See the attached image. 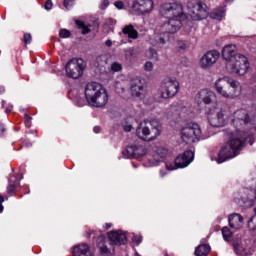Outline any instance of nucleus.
Here are the masks:
<instances>
[{
    "label": "nucleus",
    "mask_w": 256,
    "mask_h": 256,
    "mask_svg": "<svg viewBox=\"0 0 256 256\" xmlns=\"http://www.w3.org/2000/svg\"><path fill=\"white\" fill-rule=\"evenodd\" d=\"M222 57L226 63V69L231 73L243 76L249 71V60L243 54L237 53V46L230 44L223 48Z\"/></svg>",
    "instance_id": "f257e3e1"
},
{
    "label": "nucleus",
    "mask_w": 256,
    "mask_h": 256,
    "mask_svg": "<svg viewBox=\"0 0 256 256\" xmlns=\"http://www.w3.org/2000/svg\"><path fill=\"white\" fill-rule=\"evenodd\" d=\"M247 143V135L236 129L230 134L227 144L222 147L218 154V163H225L228 159H233L239 155V150Z\"/></svg>",
    "instance_id": "f03ea898"
},
{
    "label": "nucleus",
    "mask_w": 256,
    "mask_h": 256,
    "mask_svg": "<svg viewBox=\"0 0 256 256\" xmlns=\"http://www.w3.org/2000/svg\"><path fill=\"white\" fill-rule=\"evenodd\" d=\"M84 93L90 107L103 108L109 101L107 90L97 82L87 83Z\"/></svg>",
    "instance_id": "7ed1b4c3"
},
{
    "label": "nucleus",
    "mask_w": 256,
    "mask_h": 256,
    "mask_svg": "<svg viewBox=\"0 0 256 256\" xmlns=\"http://www.w3.org/2000/svg\"><path fill=\"white\" fill-rule=\"evenodd\" d=\"M161 122L157 119L145 120L136 129V135L142 141H155L161 135Z\"/></svg>",
    "instance_id": "20e7f679"
},
{
    "label": "nucleus",
    "mask_w": 256,
    "mask_h": 256,
    "mask_svg": "<svg viewBox=\"0 0 256 256\" xmlns=\"http://www.w3.org/2000/svg\"><path fill=\"white\" fill-rule=\"evenodd\" d=\"M180 137L186 145H191L201 141V139H207L209 135H203L199 124H187L181 129Z\"/></svg>",
    "instance_id": "39448f33"
},
{
    "label": "nucleus",
    "mask_w": 256,
    "mask_h": 256,
    "mask_svg": "<svg viewBox=\"0 0 256 256\" xmlns=\"http://www.w3.org/2000/svg\"><path fill=\"white\" fill-rule=\"evenodd\" d=\"M160 15L166 19L187 18L183 13V5L179 2L164 3L160 6Z\"/></svg>",
    "instance_id": "423d86ee"
},
{
    "label": "nucleus",
    "mask_w": 256,
    "mask_h": 256,
    "mask_svg": "<svg viewBox=\"0 0 256 256\" xmlns=\"http://www.w3.org/2000/svg\"><path fill=\"white\" fill-rule=\"evenodd\" d=\"M85 61L81 58H72L65 65V71L67 77L70 79H79L83 75V71H85Z\"/></svg>",
    "instance_id": "0eeeda50"
},
{
    "label": "nucleus",
    "mask_w": 256,
    "mask_h": 256,
    "mask_svg": "<svg viewBox=\"0 0 256 256\" xmlns=\"http://www.w3.org/2000/svg\"><path fill=\"white\" fill-rule=\"evenodd\" d=\"M91 235L93 239H96V247L100 255H111L113 244L110 242L109 238H106L105 234L95 230L88 231L87 237H91Z\"/></svg>",
    "instance_id": "6e6552de"
},
{
    "label": "nucleus",
    "mask_w": 256,
    "mask_h": 256,
    "mask_svg": "<svg viewBox=\"0 0 256 256\" xmlns=\"http://www.w3.org/2000/svg\"><path fill=\"white\" fill-rule=\"evenodd\" d=\"M176 93H179V81L176 78H165L160 86V97L171 99Z\"/></svg>",
    "instance_id": "1a4fd4ad"
},
{
    "label": "nucleus",
    "mask_w": 256,
    "mask_h": 256,
    "mask_svg": "<svg viewBox=\"0 0 256 256\" xmlns=\"http://www.w3.org/2000/svg\"><path fill=\"white\" fill-rule=\"evenodd\" d=\"M189 9V15L193 21H202V19H207V16L209 15L207 4L201 1L191 3Z\"/></svg>",
    "instance_id": "9d476101"
},
{
    "label": "nucleus",
    "mask_w": 256,
    "mask_h": 256,
    "mask_svg": "<svg viewBox=\"0 0 256 256\" xmlns=\"http://www.w3.org/2000/svg\"><path fill=\"white\" fill-rule=\"evenodd\" d=\"M195 154L191 150L185 151L175 159V166L173 164H166L165 167L168 171H175V169H183L191 164Z\"/></svg>",
    "instance_id": "9b49d317"
},
{
    "label": "nucleus",
    "mask_w": 256,
    "mask_h": 256,
    "mask_svg": "<svg viewBox=\"0 0 256 256\" xmlns=\"http://www.w3.org/2000/svg\"><path fill=\"white\" fill-rule=\"evenodd\" d=\"M154 7L153 0H133L131 9L136 15H149L153 12Z\"/></svg>",
    "instance_id": "f8f14e48"
},
{
    "label": "nucleus",
    "mask_w": 256,
    "mask_h": 256,
    "mask_svg": "<svg viewBox=\"0 0 256 256\" xmlns=\"http://www.w3.org/2000/svg\"><path fill=\"white\" fill-rule=\"evenodd\" d=\"M147 153L145 146L141 144H132L126 147V150L123 152V155L128 159H139Z\"/></svg>",
    "instance_id": "ddd939ff"
},
{
    "label": "nucleus",
    "mask_w": 256,
    "mask_h": 256,
    "mask_svg": "<svg viewBox=\"0 0 256 256\" xmlns=\"http://www.w3.org/2000/svg\"><path fill=\"white\" fill-rule=\"evenodd\" d=\"M187 18H169L167 22L162 25L164 33H177L183 27V21Z\"/></svg>",
    "instance_id": "4468645a"
},
{
    "label": "nucleus",
    "mask_w": 256,
    "mask_h": 256,
    "mask_svg": "<svg viewBox=\"0 0 256 256\" xmlns=\"http://www.w3.org/2000/svg\"><path fill=\"white\" fill-rule=\"evenodd\" d=\"M219 57H221L219 51L212 50L204 54V57L200 60V65L202 69H207V67H211L212 65H215L217 61L219 60Z\"/></svg>",
    "instance_id": "2eb2a0df"
},
{
    "label": "nucleus",
    "mask_w": 256,
    "mask_h": 256,
    "mask_svg": "<svg viewBox=\"0 0 256 256\" xmlns=\"http://www.w3.org/2000/svg\"><path fill=\"white\" fill-rule=\"evenodd\" d=\"M225 115H226V112L224 110L209 113L208 121H209L211 127H224Z\"/></svg>",
    "instance_id": "dca6fc26"
},
{
    "label": "nucleus",
    "mask_w": 256,
    "mask_h": 256,
    "mask_svg": "<svg viewBox=\"0 0 256 256\" xmlns=\"http://www.w3.org/2000/svg\"><path fill=\"white\" fill-rule=\"evenodd\" d=\"M130 93L133 97H145V86L139 78H133L130 81Z\"/></svg>",
    "instance_id": "f3484780"
},
{
    "label": "nucleus",
    "mask_w": 256,
    "mask_h": 256,
    "mask_svg": "<svg viewBox=\"0 0 256 256\" xmlns=\"http://www.w3.org/2000/svg\"><path fill=\"white\" fill-rule=\"evenodd\" d=\"M195 99L197 103H204L205 105H211V103L216 101L217 96L215 95V92L204 89L197 93Z\"/></svg>",
    "instance_id": "a211bd4d"
},
{
    "label": "nucleus",
    "mask_w": 256,
    "mask_h": 256,
    "mask_svg": "<svg viewBox=\"0 0 256 256\" xmlns=\"http://www.w3.org/2000/svg\"><path fill=\"white\" fill-rule=\"evenodd\" d=\"M228 85V89L224 95L226 99H235V97H239L241 95V87L239 86V82L233 78H230Z\"/></svg>",
    "instance_id": "6ab92c4d"
},
{
    "label": "nucleus",
    "mask_w": 256,
    "mask_h": 256,
    "mask_svg": "<svg viewBox=\"0 0 256 256\" xmlns=\"http://www.w3.org/2000/svg\"><path fill=\"white\" fill-rule=\"evenodd\" d=\"M232 123L236 129L241 131V127L243 125H247L249 123V115H247V111L245 110H238L234 113V119L232 120Z\"/></svg>",
    "instance_id": "aec40b11"
},
{
    "label": "nucleus",
    "mask_w": 256,
    "mask_h": 256,
    "mask_svg": "<svg viewBox=\"0 0 256 256\" xmlns=\"http://www.w3.org/2000/svg\"><path fill=\"white\" fill-rule=\"evenodd\" d=\"M108 239L112 247H114V245H125V243H127V236L121 230L108 232Z\"/></svg>",
    "instance_id": "412c9836"
},
{
    "label": "nucleus",
    "mask_w": 256,
    "mask_h": 256,
    "mask_svg": "<svg viewBox=\"0 0 256 256\" xmlns=\"http://www.w3.org/2000/svg\"><path fill=\"white\" fill-rule=\"evenodd\" d=\"M167 155H169V150H167V148L163 146L158 147L155 151V154L150 159L151 165L157 167V165H159V163H161V161H163Z\"/></svg>",
    "instance_id": "4be33fe9"
},
{
    "label": "nucleus",
    "mask_w": 256,
    "mask_h": 256,
    "mask_svg": "<svg viewBox=\"0 0 256 256\" xmlns=\"http://www.w3.org/2000/svg\"><path fill=\"white\" fill-rule=\"evenodd\" d=\"M230 79V77L225 76L223 78H219L215 82V89L217 93H219V95H221L222 97H225V93H227V89H229Z\"/></svg>",
    "instance_id": "5701e85b"
},
{
    "label": "nucleus",
    "mask_w": 256,
    "mask_h": 256,
    "mask_svg": "<svg viewBox=\"0 0 256 256\" xmlns=\"http://www.w3.org/2000/svg\"><path fill=\"white\" fill-rule=\"evenodd\" d=\"M73 256H93V252L91 251V247L87 244H78L73 247L72 250Z\"/></svg>",
    "instance_id": "b1692460"
},
{
    "label": "nucleus",
    "mask_w": 256,
    "mask_h": 256,
    "mask_svg": "<svg viewBox=\"0 0 256 256\" xmlns=\"http://www.w3.org/2000/svg\"><path fill=\"white\" fill-rule=\"evenodd\" d=\"M239 195L243 203H247V201H250V203H255L256 201V190L244 188L242 191H240Z\"/></svg>",
    "instance_id": "393cba45"
},
{
    "label": "nucleus",
    "mask_w": 256,
    "mask_h": 256,
    "mask_svg": "<svg viewBox=\"0 0 256 256\" xmlns=\"http://www.w3.org/2000/svg\"><path fill=\"white\" fill-rule=\"evenodd\" d=\"M228 221L231 229H241L243 227V216L241 214H231L228 216Z\"/></svg>",
    "instance_id": "a878e982"
},
{
    "label": "nucleus",
    "mask_w": 256,
    "mask_h": 256,
    "mask_svg": "<svg viewBox=\"0 0 256 256\" xmlns=\"http://www.w3.org/2000/svg\"><path fill=\"white\" fill-rule=\"evenodd\" d=\"M19 187V178L18 175L15 174L10 177L9 179V185L7 187V193L8 195H13L15 191H17V188Z\"/></svg>",
    "instance_id": "bb28decb"
},
{
    "label": "nucleus",
    "mask_w": 256,
    "mask_h": 256,
    "mask_svg": "<svg viewBox=\"0 0 256 256\" xmlns=\"http://www.w3.org/2000/svg\"><path fill=\"white\" fill-rule=\"evenodd\" d=\"M122 32L124 35H128L129 39H137L139 37V32L135 30L133 25H127L123 28Z\"/></svg>",
    "instance_id": "cd10ccee"
},
{
    "label": "nucleus",
    "mask_w": 256,
    "mask_h": 256,
    "mask_svg": "<svg viewBox=\"0 0 256 256\" xmlns=\"http://www.w3.org/2000/svg\"><path fill=\"white\" fill-rule=\"evenodd\" d=\"M150 43L153 47H163L166 41L162 35L156 34L152 38H150Z\"/></svg>",
    "instance_id": "c85d7f7f"
},
{
    "label": "nucleus",
    "mask_w": 256,
    "mask_h": 256,
    "mask_svg": "<svg viewBox=\"0 0 256 256\" xmlns=\"http://www.w3.org/2000/svg\"><path fill=\"white\" fill-rule=\"evenodd\" d=\"M210 251H211V247H209V245L202 244V245H199L195 249L194 253H195L196 256H207V255H209Z\"/></svg>",
    "instance_id": "c756f323"
},
{
    "label": "nucleus",
    "mask_w": 256,
    "mask_h": 256,
    "mask_svg": "<svg viewBox=\"0 0 256 256\" xmlns=\"http://www.w3.org/2000/svg\"><path fill=\"white\" fill-rule=\"evenodd\" d=\"M211 19H215L216 21H221L223 17H225V10L223 8H218L210 13Z\"/></svg>",
    "instance_id": "7c9ffc66"
},
{
    "label": "nucleus",
    "mask_w": 256,
    "mask_h": 256,
    "mask_svg": "<svg viewBox=\"0 0 256 256\" xmlns=\"http://www.w3.org/2000/svg\"><path fill=\"white\" fill-rule=\"evenodd\" d=\"M222 236L223 239L226 241H232L233 240V233L229 229V227H223L222 228Z\"/></svg>",
    "instance_id": "2f4dec72"
},
{
    "label": "nucleus",
    "mask_w": 256,
    "mask_h": 256,
    "mask_svg": "<svg viewBox=\"0 0 256 256\" xmlns=\"http://www.w3.org/2000/svg\"><path fill=\"white\" fill-rule=\"evenodd\" d=\"M125 57L128 59V61H133L137 57V51H135L133 48H129L125 52Z\"/></svg>",
    "instance_id": "473e14b6"
},
{
    "label": "nucleus",
    "mask_w": 256,
    "mask_h": 256,
    "mask_svg": "<svg viewBox=\"0 0 256 256\" xmlns=\"http://www.w3.org/2000/svg\"><path fill=\"white\" fill-rule=\"evenodd\" d=\"M76 23L78 27L82 29V35H87L88 33H91V29H89V27H87L83 22L77 21Z\"/></svg>",
    "instance_id": "72a5a7b5"
},
{
    "label": "nucleus",
    "mask_w": 256,
    "mask_h": 256,
    "mask_svg": "<svg viewBox=\"0 0 256 256\" xmlns=\"http://www.w3.org/2000/svg\"><path fill=\"white\" fill-rule=\"evenodd\" d=\"M59 35L62 39H69V37H71V31L67 29H61Z\"/></svg>",
    "instance_id": "f704fd0d"
},
{
    "label": "nucleus",
    "mask_w": 256,
    "mask_h": 256,
    "mask_svg": "<svg viewBox=\"0 0 256 256\" xmlns=\"http://www.w3.org/2000/svg\"><path fill=\"white\" fill-rule=\"evenodd\" d=\"M32 39L33 37L31 36L30 33H25L23 38L24 46L27 47L28 45H31Z\"/></svg>",
    "instance_id": "c9c22d12"
},
{
    "label": "nucleus",
    "mask_w": 256,
    "mask_h": 256,
    "mask_svg": "<svg viewBox=\"0 0 256 256\" xmlns=\"http://www.w3.org/2000/svg\"><path fill=\"white\" fill-rule=\"evenodd\" d=\"M65 9L69 10L75 5V0H64L63 2Z\"/></svg>",
    "instance_id": "e433bc0d"
},
{
    "label": "nucleus",
    "mask_w": 256,
    "mask_h": 256,
    "mask_svg": "<svg viewBox=\"0 0 256 256\" xmlns=\"http://www.w3.org/2000/svg\"><path fill=\"white\" fill-rule=\"evenodd\" d=\"M233 248L236 253H239V251H241V240L234 241Z\"/></svg>",
    "instance_id": "4c0bfd02"
},
{
    "label": "nucleus",
    "mask_w": 256,
    "mask_h": 256,
    "mask_svg": "<svg viewBox=\"0 0 256 256\" xmlns=\"http://www.w3.org/2000/svg\"><path fill=\"white\" fill-rule=\"evenodd\" d=\"M24 119H25L26 127H28V128L31 127V121L33 120V118L31 116H29V114L25 113Z\"/></svg>",
    "instance_id": "58836bf2"
},
{
    "label": "nucleus",
    "mask_w": 256,
    "mask_h": 256,
    "mask_svg": "<svg viewBox=\"0 0 256 256\" xmlns=\"http://www.w3.org/2000/svg\"><path fill=\"white\" fill-rule=\"evenodd\" d=\"M111 69L112 71H121V69H123V66L120 64V63H117V62H114L112 65H111Z\"/></svg>",
    "instance_id": "ea45409f"
},
{
    "label": "nucleus",
    "mask_w": 256,
    "mask_h": 256,
    "mask_svg": "<svg viewBox=\"0 0 256 256\" xmlns=\"http://www.w3.org/2000/svg\"><path fill=\"white\" fill-rule=\"evenodd\" d=\"M149 57L151 59H155V61H157L159 58H158V55H157V50L155 49H150L149 50Z\"/></svg>",
    "instance_id": "a19ab883"
},
{
    "label": "nucleus",
    "mask_w": 256,
    "mask_h": 256,
    "mask_svg": "<svg viewBox=\"0 0 256 256\" xmlns=\"http://www.w3.org/2000/svg\"><path fill=\"white\" fill-rule=\"evenodd\" d=\"M44 7H45L46 11H51V9H53V1L46 0Z\"/></svg>",
    "instance_id": "79ce46f5"
},
{
    "label": "nucleus",
    "mask_w": 256,
    "mask_h": 256,
    "mask_svg": "<svg viewBox=\"0 0 256 256\" xmlns=\"http://www.w3.org/2000/svg\"><path fill=\"white\" fill-rule=\"evenodd\" d=\"M132 241L136 245H140L141 241H143V238L140 235H134Z\"/></svg>",
    "instance_id": "37998d69"
},
{
    "label": "nucleus",
    "mask_w": 256,
    "mask_h": 256,
    "mask_svg": "<svg viewBox=\"0 0 256 256\" xmlns=\"http://www.w3.org/2000/svg\"><path fill=\"white\" fill-rule=\"evenodd\" d=\"M145 71H153V62L148 61L144 64Z\"/></svg>",
    "instance_id": "c03bdc74"
},
{
    "label": "nucleus",
    "mask_w": 256,
    "mask_h": 256,
    "mask_svg": "<svg viewBox=\"0 0 256 256\" xmlns=\"http://www.w3.org/2000/svg\"><path fill=\"white\" fill-rule=\"evenodd\" d=\"M123 129L126 133H131L132 129H133V126L131 124H125L123 126Z\"/></svg>",
    "instance_id": "a18cd8bd"
},
{
    "label": "nucleus",
    "mask_w": 256,
    "mask_h": 256,
    "mask_svg": "<svg viewBox=\"0 0 256 256\" xmlns=\"http://www.w3.org/2000/svg\"><path fill=\"white\" fill-rule=\"evenodd\" d=\"M114 5H115V7H116L117 9H123V7H125V4L123 3V1H116V2L114 3Z\"/></svg>",
    "instance_id": "49530a36"
},
{
    "label": "nucleus",
    "mask_w": 256,
    "mask_h": 256,
    "mask_svg": "<svg viewBox=\"0 0 256 256\" xmlns=\"http://www.w3.org/2000/svg\"><path fill=\"white\" fill-rule=\"evenodd\" d=\"M3 203H5V198L0 195V213H3Z\"/></svg>",
    "instance_id": "de8ad7c7"
},
{
    "label": "nucleus",
    "mask_w": 256,
    "mask_h": 256,
    "mask_svg": "<svg viewBox=\"0 0 256 256\" xmlns=\"http://www.w3.org/2000/svg\"><path fill=\"white\" fill-rule=\"evenodd\" d=\"M178 46H179L180 49H186L187 48V42L179 41Z\"/></svg>",
    "instance_id": "09e8293b"
},
{
    "label": "nucleus",
    "mask_w": 256,
    "mask_h": 256,
    "mask_svg": "<svg viewBox=\"0 0 256 256\" xmlns=\"http://www.w3.org/2000/svg\"><path fill=\"white\" fill-rule=\"evenodd\" d=\"M109 7V0H103L101 4V9H107Z\"/></svg>",
    "instance_id": "8fccbe9b"
},
{
    "label": "nucleus",
    "mask_w": 256,
    "mask_h": 256,
    "mask_svg": "<svg viewBox=\"0 0 256 256\" xmlns=\"http://www.w3.org/2000/svg\"><path fill=\"white\" fill-rule=\"evenodd\" d=\"M3 133H5V126L2 123H0V137L1 135H3Z\"/></svg>",
    "instance_id": "3c124183"
},
{
    "label": "nucleus",
    "mask_w": 256,
    "mask_h": 256,
    "mask_svg": "<svg viewBox=\"0 0 256 256\" xmlns=\"http://www.w3.org/2000/svg\"><path fill=\"white\" fill-rule=\"evenodd\" d=\"M6 113H11L13 111V105H9L8 107H6Z\"/></svg>",
    "instance_id": "603ef678"
},
{
    "label": "nucleus",
    "mask_w": 256,
    "mask_h": 256,
    "mask_svg": "<svg viewBox=\"0 0 256 256\" xmlns=\"http://www.w3.org/2000/svg\"><path fill=\"white\" fill-rule=\"evenodd\" d=\"M105 45L106 47H111L113 45V42L111 40H106Z\"/></svg>",
    "instance_id": "864d4df0"
},
{
    "label": "nucleus",
    "mask_w": 256,
    "mask_h": 256,
    "mask_svg": "<svg viewBox=\"0 0 256 256\" xmlns=\"http://www.w3.org/2000/svg\"><path fill=\"white\" fill-rule=\"evenodd\" d=\"M249 229H256V221L251 222V226H248Z\"/></svg>",
    "instance_id": "5fc2aeb1"
},
{
    "label": "nucleus",
    "mask_w": 256,
    "mask_h": 256,
    "mask_svg": "<svg viewBox=\"0 0 256 256\" xmlns=\"http://www.w3.org/2000/svg\"><path fill=\"white\" fill-rule=\"evenodd\" d=\"M94 133H101V128L99 126L94 127Z\"/></svg>",
    "instance_id": "6e6d98bb"
},
{
    "label": "nucleus",
    "mask_w": 256,
    "mask_h": 256,
    "mask_svg": "<svg viewBox=\"0 0 256 256\" xmlns=\"http://www.w3.org/2000/svg\"><path fill=\"white\" fill-rule=\"evenodd\" d=\"M111 227H113V224H111V223L105 224V229H111Z\"/></svg>",
    "instance_id": "4d7b16f0"
},
{
    "label": "nucleus",
    "mask_w": 256,
    "mask_h": 256,
    "mask_svg": "<svg viewBox=\"0 0 256 256\" xmlns=\"http://www.w3.org/2000/svg\"><path fill=\"white\" fill-rule=\"evenodd\" d=\"M167 175V172L160 170V177H165Z\"/></svg>",
    "instance_id": "13d9d810"
},
{
    "label": "nucleus",
    "mask_w": 256,
    "mask_h": 256,
    "mask_svg": "<svg viewBox=\"0 0 256 256\" xmlns=\"http://www.w3.org/2000/svg\"><path fill=\"white\" fill-rule=\"evenodd\" d=\"M177 106L175 105V104H173V105H171L170 106V111H175V108H176Z\"/></svg>",
    "instance_id": "bf43d9fd"
},
{
    "label": "nucleus",
    "mask_w": 256,
    "mask_h": 256,
    "mask_svg": "<svg viewBox=\"0 0 256 256\" xmlns=\"http://www.w3.org/2000/svg\"><path fill=\"white\" fill-rule=\"evenodd\" d=\"M252 81H254V83H256V73H255L254 76L252 77Z\"/></svg>",
    "instance_id": "052dcab7"
},
{
    "label": "nucleus",
    "mask_w": 256,
    "mask_h": 256,
    "mask_svg": "<svg viewBox=\"0 0 256 256\" xmlns=\"http://www.w3.org/2000/svg\"><path fill=\"white\" fill-rule=\"evenodd\" d=\"M5 107V100L2 101V108Z\"/></svg>",
    "instance_id": "680f3d73"
}]
</instances>
